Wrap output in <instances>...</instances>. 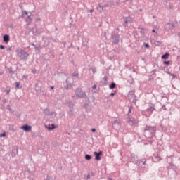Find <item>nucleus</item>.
<instances>
[{"instance_id":"nucleus-50","label":"nucleus","mask_w":180,"mask_h":180,"mask_svg":"<svg viewBox=\"0 0 180 180\" xmlns=\"http://www.w3.org/2000/svg\"><path fill=\"white\" fill-rule=\"evenodd\" d=\"M173 6L172 5L169 6V9H172Z\"/></svg>"},{"instance_id":"nucleus-36","label":"nucleus","mask_w":180,"mask_h":180,"mask_svg":"<svg viewBox=\"0 0 180 180\" xmlns=\"http://www.w3.org/2000/svg\"><path fill=\"white\" fill-rule=\"evenodd\" d=\"M131 110H132V108H131V107H129V112H128V114H129V115L131 112Z\"/></svg>"},{"instance_id":"nucleus-28","label":"nucleus","mask_w":180,"mask_h":180,"mask_svg":"<svg viewBox=\"0 0 180 180\" xmlns=\"http://www.w3.org/2000/svg\"><path fill=\"white\" fill-rule=\"evenodd\" d=\"M140 162L142 163L143 165H146V159H141V160H140Z\"/></svg>"},{"instance_id":"nucleus-13","label":"nucleus","mask_w":180,"mask_h":180,"mask_svg":"<svg viewBox=\"0 0 180 180\" xmlns=\"http://www.w3.org/2000/svg\"><path fill=\"white\" fill-rule=\"evenodd\" d=\"M169 57V53L167 52L162 56V60H167Z\"/></svg>"},{"instance_id":"nucleus-62","label":"nucleus","mask_w":180,"mask_h":180,"mask_svg":"<svg viewBox=\"0 0 180 180\" xmlns=\"http://www.w3.org/2000/svg\"><path fill=\"white\" fill-rule=\"evenodd\" d=\"M139 11L141 12L143 11V9L141 8Z\"/></svg>"},{"instance_id":"nucleus-20","label":"nucleus","mask_w":180,"mask_h":180,"mask_svg":"<svg viewBox=\"0 0 180 180\" xmlns=\"http://www.w3.org/2000/svg\"><path fill=\"white\" fill-rule=\"evenodd\" d=\"M116 87V84L115 82H112V84L110 85L109 88L110 89H114Z\"/></svg>"},{"instance_id":"nucleus-26","label":"nucleus","mask_w":180,"mask_h":180,"mask_svg":"<svg viewBox=\"0 0 180 180\" xmlns=\"http://www.w3.org/2000/svg\"><path fill=\"white\" fill-rule=\"evenodd\" d=\"M128 23H129L128 21L126 19H124V22L122 23V25L124 27L127 26Z\"/></svg>"},{"instance_id":"nucleus-17","label":"nucleus","mask_w":180,"mask_h":180,"mask_svg":"<svg viewBox=\"0 0 180 180\" xmlns=\"http://www.w3.org/2000/svg\"><path fill=\"white\" fill-rule=\"evenodd\" d=\"M124 19H125L127 21H128V23H132V19L131 17H124Z\"/></svg>"},{"instance_id":"nucleus-55","label":"nucleus","mask_w":180,"mask_h":180,"mask_svg":"<svg viewBox=\"0 0 180 180\" xmlns=\"http://www.w3.org/2000/svg\"><path fill=\"white\" fill-rule=\"evenodd\" d=\"M63 44H64V46H65L66 43L65 41H63Z\"/></svg>"},{"instance_id":"nucleus-16","label":"nucleus","mask_w":180,"mask_h":180,"mask_svg":"<svg viewBox=\"0 0 180 180\" xmlns=\"http://www.w3.org/2000/svg\"><path fill=\"white\" fill-rule=\"evenodd\" d=\"M54 129H56L55 124H51V127L49 124V127H48L49 131H52V130H53Z\"/></svg>"},{"instance_id":"nucleus-35","label":"nucleus","mask_w":180,"mask_h":180,"mask_svg":"<svg viewBox=\"0 0 180 180\" xmlns=\"http://www.w3.org/2000/svg\"><path fill=\"white\" fill-rule=\"evenodd\" d=\"M171 76H172L173 79L176 78V75L171 74Z\"/></svg>"},{"instance_id":"nucleus-38","label":"nucleus","mask_w":180,"mask_h":180,"mask_svg":"<svg viewBox=\"0 0 180 180\" xmlns=\"http://www.w3.org/2000/svg\"><path fill=\"white\" fill-rule=\"evenodd\" d=\"M11 92V89L6 90V94L8 95Z\"/></svg>"},{"instance_id":"nucleus-14","label":"nucleus","mask_w":180,"mask_h":180,"mask_svg":"<svg viewBox=\"0 0 180 180\" xmlns=\"http://www.w3.org/2000/svg\"><path fill=\"white\" fill-rule=\"evenodd\" d=\"M131 156L132 162H133L134 163H135V164H138L139 160H134V158H135V155H134V154H131Z\"/></svg>"},{"instance_id":"nucleus-52","label":"nucleus","mask_w":180,"mask_h":180,"mask_svg":"<svg viewBox=\"0 0 180 180\" xmlns=\"http://www.w3.org/2000/svg\"><path fill=\"white\" fill-rule=\"evenodd\" d=\"M152 32H153V33H155V30L153 29V30H152Z\"/></svg>"},{"instance_id":"nucleus-49","label":"nucleus","mask_w":180,"mask_h":180,"mask_svg":"<svg viewBox=\"0 0 180 180\" xmlns=\"http://www.w3.org/2000/svg\"><path fill=\"white\" fill-rule=\"evenodd\" d=\"M93 11H94V9L89 10V12H90V13H93Z\"/></svg>"},{"instance_id":"nucleus-23","label":"nucleus","mask_w":180,"mask_h":180,"mask_svg":"<svg viewBox=\"0 0 180 180\" xmlns=\"http://www.w3.org/2000/svg\"><path fill=\"white\" fill-rule=\"evenodd\" d=\"M94 176V173L91 172V174H88L86 176V179H90L91 177H93Z\"/></svg>"},{"instance_id":"nucleus-51","label":"nucleus","mask_w":180,"mask_h":180,"mask_svg":"<svg viewBox=\"0 0 180 180\" xmlns=\"http://www.w3.org/2000/svg\"><path fill=\"white\" fill-rule=\"evenodd\" d=\"M50 88L53 90L54 89V86H51Z\"/></svg>"},{"instance_id":"nucleus-45","label":"nucleus","mask_w":180,"mask_h":180,"mask_svg":"<svg viewBox=\"0 0 180 180\" xmlns=\"http://www.w3.org/2000/svg\"><path fill=\"white\" fill-rule=\"evenodd\" d=\"M9 73L12 75V74H14V72L13 70H9Z\"/></svg>"},{"instance_id":"nucleus-39","label":"nucleus","mask_w":180,"mask_h":180,"mask_svg":"<svg viewBox=\"0 0 180 180\" xmlns=\"http://www.w3.org/2000/svg\"><path fill=\"white\" fill-rule=\"evenodd\" d=\"M144 45L146 49H149L150 46L148 44H144Z\"/></svg>"},{"instance_id":"nucleus-64","label":"nucleus","mask_w":180,"mask_h":180,"mask_svg":"<svg viewBox=\"0 0 180 180\" xmlns=\"http://www.w3.org/2000/svg\"><path fill=\"white\" fill-rule=\"evenodd\" d=\"M133 72H135V70L134 69L133 70Z\"/></svg>"},{"instance_id":"nucleus-9","label":"nucleus","mask_w":180,"mask_h":180,"mask_svg":"<svg viewBox=\"0 0 180 180\" xmlns=\"http://www.w3.org/2000/svg\"><path fill=\"white\" fill-rule=\"evenodd\" d=\"M24 13L27 15V17L26 18L27 25H30V23L32 21V19H31L32 14H31V13H30V15H28L29 13H27V11H24Z\"/></svg>"},{"instance_id":"nucleus-37","label":"nucleus","mask_w":180,"mask_h":180,"mask_svg":"<svg viewBox=\"0 0 180 180\" xmlns=\"http://www.w3.org/2000/svg\"><path fill=\"white\" fill-rule=\"evenodd\" d=\"M97 87V85L96 84H94L93 86H92V89L94 90L96 89Z\"/></svg>"},{"instance_id":"nucleus-4","label":"nucleus","mask_w":180,"mask_h":180,"mask_svg":"<svg viewBox=\"0 0 180 180\" xmlns=\"http://www.w3.org/2000/svg\"><path fill=\"white\" fill-rule=\"evenodd\" d=\"M136 96L134 95V91H131L129 93V99L130 101H131L132 103H134V104L136 103Z\"/></svg>"},{"instance_id":"nucleus-5","label":"nucleus","mask_w":180,"mask_h":180,"mask_svg":"<svg viewBox=\"0 0 180 180\" xmlns=\"http://www.w3.org/2000/svg\"><path fill=\"white\" fill-rule=\"evenodd\" d=\"M74 106H75V102H72V101L68 102V108H70V110L68 112V115H73V112H74L73 107Z\"/></svg>"},{"instance_id":"nucleus-1","label":"nucleus","mask_w":180,"mask_h":180,"mask_svg":"<svg viewBox=\"0 0 180 180\" xmlns=\"http://www.w3.org/2000/svg\"><path fill=\"white\" fill-rule=\"evenodd\" d=\"M156 127L146 126L144 130L145 136H148V138L153 137L155 135Z\"/></svg>"},{"instance_id":"nucleus-3","label":"nucleus","mask_w":180,"mask_h":180,"mask_svg":"<svg viewBox=\"0 0 180 180\" xmlns=\"http://www.w3.org/2000/svg\"><path fill=\"white\" fill-rule=\"evenodd\" d=\"M75 96L79 98H86V95L84 91H82V89L77 88L75 90Z\"/></svg>"},{"instance_id":"nucleus-60","label":"nucleus","mask_w":180,"mask_h":180,"mask_svg":"<svg viewBox=\"0 0 180 180\" xmlns=\"http://www.w3.org/2000/svg\"><path fill=\"white\" fill-rule=\"evenodd\" d=\"M117 5L119 6V5H120V3H119V2H117Z\"/></svg>"},{"instance_id":"nucleus-59","label":"nucleus","mask_w":180,"mask_h":180,"mask_svg":"<svg viewBox=\"0 0 180 180\" xmlns=\"http://www.w3.org/2000/svg\"><path fill=\"white\" fill-rule=\"evenodd\" d=\"M0 76H2V72H0Z\"/></svg>"},{"instance_id":"nucleus-29","label":"nucleus","mask_w":180,"mask_h":180,"mask_svg":"<svg viewBox=\"0 0 180 180\" xmlns=\"http://www.w3.org/2000/svg\"><path fill=\"white\" fill-rule=\"evenodd\" d=\"M171 61L170 60H168V61H164L163 64H165V65H169Z\"/></svg>"},{"instance_id":"nucleus-27","label":"nucleus","mask_w":180,"mask_h":180,"mask_svg":"<svg viewBox=\"0 0 180 180\" xmlns=\"http://www.w3.org/2000/svg\"><path fill=\"white\" fill-rule=\"evenodd\" d=\"M6 137V132H3L0 134V138H5Z\"/></svg>"},{"instance_id":"nucleus-21","label":"nucleus","mask_w":180,"mask_h":180,"mask_svg":"<svg viewBox=\"0 0 180 180\" xmlns=\"http://www.w3.org/2000/svg\"><path fill=\"white\" fill-rule=\"evenodd\" d=\"M154 110H155L154 105H150L149 108L148 109V111L153 112Z\"/></svg>"},{"instance_id":"nucleus-2","label":"nucleus","mask_w":180,"mask_h":180,"mask_svg":"<svg viewBox=\"0 0 180 180\" xmlns=\"http://www.w3.org/2000/svg\"><path fill=\"white\" fill-rule=\"evenodd\" d=\"M17 56L20 58V60L26 61L30 54L23 49H18L17 50Z\"/></svg>"},{"instance_id":"nucleus-40","label":"nucleus","mask_w":180,"mask_h":180,"mask_svg":"<svg viewBox=\"0 0 180 180\" xmlns=\"http://www.w3.org/2000/svg\"><path fill=\"white\" fill-rule=\"evenodd\" d=\"M0 49H1V50H4V49H5V46L0 45Z\"/></svg>"},{"instance_id":"nucleus-32","label":"nucleus","mask_w":180,"mask_h":180,"mask_svg":"<svg viewBox=\"0 0 180 180\" xmlns=\"http://www.w3.org/2000/svg\"><path fill=\"white\" fill-rule=\"evenodd\" d=\"M34 49H35V50H38V51H40L41 46H34Z\"/></svg>"},{"instance_id":"nucleus-42","label":"nucleus","mask_w":180,"mask_h":180,"mask_svg":"<svg viewBox=\"0 0 180 180\" xmlns=\"http://www.w3.org/2000/svg\"><path fill=\"white\" fill-rule=\"evenodd\" d=\"M91 131H92V133H95V132H96V129H95V128H93V129H91Z\"/></svg>"},{"instance_id":"nucleus-10","label":"nucleus","mask_w":180,"mask_h":180,"mask_svg":"<svg viewBox=\"0 0 180 180\" xmlns=\"http://www.w3.org/2000/svg\"><path fill=\"white\" fill-rule=\"evenodd\" d=\"M128 124H129L131 126H134L136 124V120L134 118H129L128 120Z\"/></svg>"},{"instance_id":"nucleus-30","label":"nucleus","mask_w":180,"mask_h":180,"mask_svg":"<svg viewBox=\"0 0 180 180\" xmlns=\"http://www.w3.org/2000/svg\"><path fill=\"white\" fill-rule=\"evenodd\" d=\"M72 76L73 77H78V76H79V74L78 73H76V72H74V73H72Z\"/></svg>"},{"instance_id":"nucleus-31","label":"nucleus","mask_w":180,"mask_h":180,"mask_svg":"<svg viewBox=\"0 0 180 180\" xmlns=\"http://www.w3.org/2000/svg\"><path fill=\"white\" fill-rule=\"evenodd\" d=\"M90 70L92 71L93 74H96V68H91Z\"/></svg>"},{"instance_id":"nucleus-57","label":"nucleus","mask_w":180,"mask_h":180,"mask_svg":"<svg viewBox=\"0 0 180 180\" xmlns=\"http://www.w3.org/2000/svg\"><path fill=\"white\" fill-rule=\"evenodd\" d=\"M19 6H20V8H22V4H20Z\"/></svg>"},{"instance_id":"nucleus-18","label":"nucleus","mask_w":180,"mask_h":180,"mask_svg":"<svg viewBox=\"0 0 180 180\" xmlns=\"http://www.w3.org/2000/svg\"><path fill=\"white\" fill-rule=\"evenodd\" d=\"M112 122V125H118V126H120V122L119 121V120H115V121H112L111 122Z\"/></svg>"},{"instance_id":"nucleus-61","label":"nucleus","mask_w":180,"mask_h":180,"mask_svg":"<svg viewBox=\"0 0 180 180\" xmlns=\"http://www.w3.org/2000/svg\"><path fill=\"white\" fill-rule=\"evenodd\" d=\"M53 41H54V43H56V40H54V39H53Z\"/></svg>"},{"instance_id":"nucleus-47","label":"nucleus","mask_w":180,"mask_h":180,"mask_svg":"<svg viewBox=\"0 0 180 180\" xmlns=\"http://www.w3.org/2000/svg\"><path fill=\"white\" fill-rule=\"evenodd\" d=\"M23 78L27 79V75H23Z\"/></svg>"},{"instance_id":"nucleus-6","label":"nucleus","mask_w":180,"mask_h":180,"mask_svg":"<svg viewBox=\"0 0 180 180\" xmlns=\"http://www.w3.org/2000/svg\"><path fill=\"white\" fill-rule=\"evenodd\" d=\"M112 39L113 40V44H118L120 41V35L118 34H114L112 35Z\"/></svg>"},{"instance_id":"nucleus-41","label":"nucleus","mask_w":180,"mask_h":180,"mask_svg":"<svg viewBox=\"0 0 180 180\" xmlns=\"http://www.w3.org/2000/svg\"><path fill=\"white\" fill-rule=\"evenodd\" d=\"M115 94H116L115 92H112V93L110 94V96H114Z\"/></svg>"},{"instance_id":"nucleus-63","label":"nucleus","mask_w":180,"mask_h":180,"mask_svg":"<svg viewBox=\"0 0 180 180\" xmlns=\"http://www.w3.org/2000/svg\"><path fill=\"white\" fill-rule=\"evenodd\" d=\"M117 30H120V28H119V27H117Z\"/></svg>"},{"instance_id":"nucleus-12","label":"nucleus","mask_w":180,"mask_h":180,"mask_svg":"<svg viewBox=\"0 0 180 180\" xmlns=\"http://www.w3.org/2000/svg\"><path fill=\"white\" fill-rule=\"evenodd\" d=\"M174 27V25L173 23H167L166 25V30H170Z\"/></svg>"},{"instance_id":"nucleus-7","label":"nucleus","mask_w":180,"mask_h":180,"mask_svg":"<svg viewBox=\"0 0 180 180\" xmlns=\"http://www.w3.org/2000/svg\"><path fill=\"white\" fill-rule=\"evenodd\" d=\"M102 154H103V151H101V150H100L99 152L95 151V152L94 153V156H95V160H96V161L101 160V156L102 155Z\"/></svg>"},{"instance_id":"nucleus-44","label":"nucleus","mask_w":180,"mask_h":180,"mask_svg":"<svg viewBox=\"0 0 180 180\" xmlns=\"http://www.w3.org/2000/svg\"><path fill=\"white\" fill-rule=\"evenodd\" d=\"M12 50V47H8V49H7V51H11Z\"/></svg>"},{"instance_id":"nucleus-22","label":"nucleus","mask_w":180,"mask_h":180,"mask_svg":"<svg viewBox=\"0 0 180 180\" xmlns=\"http://www.w3.org/2000/svg\"><path fill=\"white\" fill-rule=\"evenodd\" d=\"M85 159H86V160L89 161V160H91V156L90 155H89V154H86V155H85Z\"/></svg>"},{"instance_id":"nucleus-8","label":"nucleus","mask_w":180,"mask_h":180,"mask_svg":"<svg viewBox=\"0 0 180 180\" xmlns=\"http://www.w3.org/2000/svg\"><path fill=\"white\" fill-rule=\"evenodd\" d=\"M21 129L25 132H30L32 130V127L28 124H25L21 127Z\"/></svg>"},{"instance_id":"nucleus-56","label":"nucleus","mask_w":180,"mask_h":180,"mask_svg":"<svg viewBox=\"0 0 180 180\" xmlns=\"http://www.w3.org/2000/svg\"><path fill=\"white\" fill-rule=\"evenodd\" d=\"M108 180H112V179L109 177V178H108Z\"/></svg>"},{"instance_id":"nucleus-11","label":"nucleus","mask_w":180,"mask_h":180,"mask_svg":"<svg viewBox=\"0 0 180 180\" xmlns=\"http://www.w3.org/2000/svg\"><path fill=\"white\" fill-rule=\"evenodd\" d=\"M9 40H11V38L9 37L8 34H5L3 36V41L4 43H9Z\"/></svg>"},{"instance_id":"nucleus-46","label":"nucleus","mask_w":180,"mask_h":180,"mask_svg":"<svg viewBox=\"0 0 180 180\" xmlns=\"http://www.w3.org/2000/svg\"><path fill=\"white\" fill-rule=\"evenodd\" d=\"M162 109H163L164 110H167L165 105H163V106H162Z\"/></svg>"},{"instance_id":"nucleus-19","label":"nucleus","mask_w":180,"mask_h":180,"mask_svg":"<svg viewBox=\"0 0 180 180\" xmlns=\"http://www.w3.org/2000/svg\"><path fill=\"white\" fill-rule=\"evenodd\" d=\"M15 89H22V86H20V82H15Z\"/></svg>"},{"instance_id":"nucleus-34","label":"nucleus","mask_w":180,"mask_h":180,"mask_svg":"<svg viewBox=\"0 0 180 180\" xmlns=\"http://www.w3.org/2000/svg\"><path fill=\"white\" fill-rule=\"evenodd\" d=\"M7 110H9V111H12V108H11V105H8L7 107H6Z\"/></svg>"},{"instance_id":"nucleus-48","label":"nucleus","mask_w":180,"mask_h":180,"mask_svg":"<svg viewBox=\"0 0 180 180\" xmlns=\"http://www.w3.org/2000/svg\"><path fill=\"white\" fill-rule=\"evenodd\" d=\"M46 180H50V177L49 176H47Z\"/></svg>"},{"instance_id":"nucleus-58","label":"nucleus","mask_w":180,"mask_h":180,"mask_svg":"<svg viewBox=\"0 0 180 180\" xmlns=\"http://www.w3.org/2000/svg\"><path fill=\"white\" fill-rule=\"evenodd\" d=\"M70 47H72V44H71L70 46H69V49H70Z\"/></svg>"},{"instance_id":"nucleus-24","label":"nucleus","mask_w":180,"mask_h":180,"mask_svg":"<svg viewBox=\"0 0 180 180\" xmlns=\"http://www.w3.org/2000/svg\"><path fill=\"white\" fill-rule=\"evenodd\" d=\"M97 10L99 11V12H102L103 11V6L99 5L98 7H97Z\"/></svg>"},{"instance_id":"nucleus-33","label":"nucleus","mask_w":180,"mask_h":180,"mask_svg":"<svg viewBox=\"0 0 180 180\" xmlns=\"http://www.w3.org/2000/svg\"><path fill=\"white\" fill-rule=\"evenodd\" d=\"M156 160H158V161H160L162 160V158H160V156H155V158Z\"/></svg>"},{"instance_id":"nucleus-25","label":"nucleus","mask_w":180,"mask_h":180,"mask_svg":"<svg viewBox=\"0 0 180 180\" xmlns=\"http://www.w3.org/2000/svg\"><path fill=\"white\" fill-rule=\"evenodd\" d=\"M44 112L46 115H50V111L49 110V109H44Z\"/></svg>"},{"instance_id":"nucleus-43","label":"nucleus","mask_w":180,"mask_h":180,"mask_svg":"<svg viewBox=\"0 0 180 180\" xmlns=\"http://www.w3.org/2000/svg\"><path fill=\"white\" fill-rule=\"evenodd\" d=\"M3 103H8V100H6V99H4V100H3Z\"/></svg>"},{"instance_id":"nucleus-15","label":"nucleus","mask_w":180,"mask_h":180,"mask_svg":"<svg viewBox=\"0 0 180 180\" xmlns=\"http://www.w3.org/2000/svg\"><path fill=\"white\" fill-rule=\"evenodd\" d=\"M103 86H108V79H107V77L106 76H105L103 78Z\"/></svg>"},{"instance_id":"nucleus-53","label":"nucleus","mask_w":180,"mask_h":180,"mask_svg":"<svg viewBox=\"0 0 180 180\" xmlns=\"http://www.w3.org/2000/svg\"><path fill=\"white\" fill-rule=\"evenodd\" d=\"M31 46H33L34 47H36V46L34 44H31Z\"/></svg>"},{"instance_id":"nucleus-54","label":"nucleus","mask_w":180,"mask_h":180,"mask_svg":"<svg viewBox=\"0 0 180 180\" xmlns=\"http://www.w3.org/2000/svg\"><path fill=\"white\" fill-rule=\"evenodd\" d=\"M36 87H38V83L35 84Z\"/></svg>"}]
</instances>
